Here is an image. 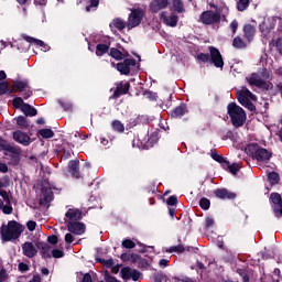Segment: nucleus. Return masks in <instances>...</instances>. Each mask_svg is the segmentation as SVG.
<instances>
[{"mask_svg":"<svg viewBox=\"0 0 282 282\" xmlns=\"http://www.w3.org/2000/svg\"><path fill=\"white\" fill-rule=\"evenodd\" d=\"M25 227L17 220H9L7 225L0 227L1 239L4 242L17 241L23 235Z\"/></svg>","mask_w":282,"mask_h":282,"instance_id":"obj_1","label":"nucleus"},{"mask_svg":"<svg viewBox=\"0 0 282 282\" xmlns=\"http://www.w3.org/2000/svg\"><path fill=\"white\" fill-rule=\"evenodd\" d=\"M227 113L231 120L232 127L239 129L246 124V120H248V116L246 115V110L241 108L237 102H230L227 106Z\"/></svg>","mask_w":282,"mask_h":282,"instance_id":"obj_2","label":"nucleus"},{"mask_svg":"<svg viewBox=\"0 0 282 282\" xmlns=\"http://www.w3.org/2000/svg\"><path fill=\"white\" fill-rule=\"evenodd\" d=\"M208 50L209 53H199L197 55L198 63H210L214 67L224 69V57L221 56V52L215 46H209Z\"/></svg>","mask_w":282,"mask_h":282,"instance_id":"obj_3","label":"nucleus"},{"mask_svg":"<svg viewBox=\"0 0 282 282\" xmlns=\"http://www.w3.org/2000/svg\"><path fill=\"white\" fill-rule=\"evenodd\" d=\"M247 155H250L257 162H269L272 158V152L261 148L258 143H250L245 149Z\"/></svg>","mask_w":282,"mask_h":282,"instance_id":"obj_4","label":"nucleus"},{"mask_svg":"<svg viewBox=\"0 0 282 282\" xmlns=\"http://www.w3.org/2000/svg\"><path fill=\"white\" fill-rule=\"evenodd\" d=\"M144 17H145L144 9L142 8L131 9V13L128 17V23H127L128 30H133V28H138V25L142 23Z\"/></svg>","mask_w":282,"mask_h":282,"instance_id":"obj_5","label":"nucleus"},{"mask_svg":"<svg viewBox=\"0 0 282 282\" xmlns=\"http://www.w3.org/2000/svg\"><path fill=\"white\" fill-rule=\"evenodd\" d=\"M199 21L203 25H215L221 23V12L207 10L200 13Z\"/></svg>","mask_w":282,"mask_h":282,"instance_id":"obj_6","label":"nucleus"},{"mask_svg":"<svg viewBox=\"0 0 282 282\" xmlns=\"http://www.w3.org/2000/svg\"><path fill=\"white\" fill-rule=\"evenodd\" d=\"M21 147L11 143L3 152V155L9 158L13 166H17L21 162Z\"/></svg>","mask_w":282,"mask_h":282,"instance_id":"obj_7","label":"nucleus"},{"mask_svg":"<svg viewBox=\"0 0 282 282\" xmlns=\"http://www.w3.org/2000/svg\"><path fill=\"white\" fill-rule=\"evenodd\" d=\"M131 67H135V59L133 58H124L123 62L116 65L117 72L123 76H129V74H131Z\"/></svg>","mask_w":282,"mask_h":282,"instance_id":"obj_8","label":"nucleus"},{"mask_svg":"<svg viewBox=\"0 0 282 282\" xmlns=\"http://www.w3.org/2000/svg\"><path fill=\"white\" fill-rule=\"evenodd\" d=\"M129 89H131V83L129 82H120L117 84V87L113 94L110 96L112 100H118L120 96H127L129 94Z\"/></svg>","mask_w":282,"mask_h":282,"instance_id":"obj_9","label":"nucleus"},{"mask_svg":"<svg viewBox=\"0 0 282 282\" xmlns=\"http://www.w3.org/2000/svg\"><path fill=\"white\" fill-rule=\"evenodd\" d=\"M142 276V272L138 271L137 269H131L130 267H123L121 269V278L123 281H129L132 279V281H140V278Z\"/></svg>","mask_w":282,"mask_h":282,"instance_id":"obj_10","label":"nucleus"},{"mask_svg":"<svg viewBox=\"0 0 282 282\" xmlns=\"http://www.w3.org/2000/svg\"><path fill=\"white\" fill-rule=\"evenodd\" d=\"M121 261L127 262V261H131V263H137L138 267H142V265H147V259L142 258V256L138 254V253H122L120 256Z\"/></svg>","mask_w":282,"mask_h":282,"instance_id":"obj_11","label":"nucleus"},{"mask_svg":"<svg viewBox=\"0 0 282 282\" xmlns=\"http://www.w3.org/2000/svg\"><path fill=\"white\" fill-rule=\"evenodd\" d=\"M270 200L274 205L273 213L275 217H282V197L281 194L273 192L270 194Z\"/></svg>","mask_w":282,"mask_h":282,"instance_id":"obj_12","label":"nucleus"},{"mask_svg":"<svg viewBox=\"0 0 282 282\" xmlns=\"http://www.w3.org/2000/svg\"><path fill=\"white\" fill-rule=\"evenodd\" d=\"M67 230L68 232H72L73 235H85V230H87V227L85 226V223L80 221H68L67 223Z\"/></svg>","mask_w":282,"mask_h":282,"instance_id":"obj_13","label":"nucleus"},{"mask_svg":"<svg viewBox=\"0 0 282 282\" xmlns=\"http://www.w3.org/2000/svg\"><path fill=\"white\" fill-rule=\"evenodd\" d=\"M13 140L22 144L23 147H30L32 144V138L21 130H17L13 132Z\"/></svg>","mask_w":282,"mask_h":282,"instance_id":"obj_14","label":"nucleus"},{"mask_svg":"<svg viewBox=\"0 0 282 282\" xmlns=\"http://www.w3.org/2000/svg\"><path fill=\"white\" fill-rule=\"evenodd\" d=\"M41 193L43 198L39 200L40 206H45V204H50V202L54 199V192H52V187H50V185L42 186Z\"/></svg>","mask_w":282,"mask_h":282,"instance_id":"obj_15","label":"nucleus"},{"mask_svg":"<svg viewBox=\"0 0 282 282\" xmlns=\"http://www.w3.org/2000/svg\"><path fill=\"white\" fill-rule=\"evenodd\" d=\"M22 252L28 259H34L39 254V249L34 247L33 242L26 241L22 245Z\"/></svg>","mask_w":282,"mask_h":282,"instance_id":"obj_16","label":"nucleus"},{"mask_svg":"<svg viewBox=\"0 0 282 282\" xmlns=\"http://www.w3.org/2000/svg\"><path fill=\"white\" fill-rule=\"evenodd\" d=\"M68 173H70L72 177L75 180H80V161L79 160H70L68 162Z\"/></svg>","mask_w":282,"mask_h":282,"instance_id":"obj_17","label":"nucleus"},{"mask_svg":"<svg viewBox=\"0 0 282 282\" xmlns=\"http://www.w3.org/2000/svg\"><path fill=\"white\" fill-rule=\"evenodd\" d=\"M215 197L218 199H237V193L230 192L226 188H217L214 191Z\"/></svg>","mask_w":282,"mask_h":282,"instance_id":"obj_18","label":"nucleus"},{"mask_svg":"<svg viewBox=\"0 0 282 282\" xmlns=\"http://www.w3.org/2000/svg\"><path fill=\"white\" fill-rule=\"evenodd\" d=\"M169 8V0H152L150 3V11L153 14H158L160 10H166Z\"/></svg>","mask_w":282,"mask_h":282,"instance_id":"obj_19","label":"nucleus"},{"mask_svg":"<svg viewBox=\"0 0 282 282\" xmlns=\"http://www.w3.org/2000/svg\"><path fill=\"white\" fill-rule=\"evenodd\" d=\"M36 249L40 250L42 259H52V246L41 241L36 243Z\"/></svg>","mask_w":282,"mask_h":282,"instance_id":"obj_20","label":"nucleus"},{"mask_svg":"<svg viewBox=\"0 0 282 282\" xmlns=\"http://www.w3.org/2000/svg\"><path fill=\"white\" fill-rule=\"evenodd\" d=\"M30 87V80L24 79V80H15L13 82V85L9 91V94H17L19 91H25Z\"/></svg>","mask_w":282,"mask_h":282,"instance_id":"obj_21","label":"nucleus"},{"mask_svg":"<svg viewBox=\"0 0 282 282\" xmlns=\"http://www.w3.org/2000/svg\"><path fill=\"white\" fill-rule=\"evenodd\" d=\"M161 21L169 25L170 28H176L180 21V17L175 14H171L170 17L166 15V12L161 13Z\"/></svg>","mask_w":282,"mask_h":282,"instance_id":"obj_22","label":"nucleus"},{"mask_svg":"<svg viewBox=\"0 0 282 282\" xmlns=\"http://www.w3.org/2000/svg\"><path fill=\"white\" fill-rule=\"evenodd\" d=\"M65 218L70 221H80L83 219V212L80 209L69 208L65 214Z\"/></svg>","mask_w":282,"mask_h":282,"instance_id":"obj_23","label":"nucleus"},{"mask_svg":"<svg viewBox=\"0 0 282 282\" xmlns=\"http://www.w3.org/2000/svg\"><path fill=\"white\" fill-rule=\"evenodd\" d=\"M186 113H188V108L186 107V105H180L176 106L172 111H171V118H182L184 116H186Z\"/></svg>","mask_w":282,"mask_h":282,"instance_id":"obj_24","label":"nucleus"},{"mask_svg":"<svg viewBox=\"0 0 282 282\" xmlns=\"http://www.w3.org/2000/svg\"><path fill=\"white\" fill-rule=\"evenodd\" d=\"M21 111L26 118H34V116H39V110H36V108L32 107L30 104H23Z\"/></svg>","mask_w":282,"mask_h":282,"instance_id":"obj_25","label":"nucleus"},{"mask_svg":"<svg viewBox=\"0 0 282 282\" xmlns=\"http://www.w3.org/2000/svg\"><path fill=\"white\" fill-rule=\"evenodd\" d=\"M257 32V29L252 24H245L243 26V36L247 39V41H252L254 39V34Z\"/></svg>","mask_w":282,"mask_h":282,"instance_id":"obj_26","label":"nucleus"},{"mask_svg":"<svg viewBox=\"0 0 282 282\" xmlns=\"http://www.w3.org/2000/svg\"><path fill=\"white\" fill-rule=\"evenodd\" d=\"M111 46V42H109V44H102V43H99L96 45V56H105V54H109V51L111 50L110 48Z\"/></svg>","mask_w":282,"mask_h":282,"instance_id":"obj_27","label":"nucleus"},{"mask_svg":"<svg viewBox=\"0 0 282 282\" xmlns=\"http://www.w3.org/2000/svg\"><path fill=\"white\" fill-rule=\"evenodd\" d=\"M172 10L174 12H177L178 14H183V12H186L184 9V1L183 0H172Z\"/></svg>","mask_w":282,"mask_h":282,"instance_id":"obj_28","label":"nucleus"},{"mask_svg":"<svg viewBox=\"0 0 282 282\" xmlns=\"http://www.w3.org/2000/svg\"><path fill=\"white\" fill-rule=\"evenodd\" d=\"M37 135H41L44 140H50L51 138H54V130L50 128L40 129Z\"/></svg>","mask_w":282,"mask_h":282,"instance_id":"obj_29","label":"nucleus"},{"mask_svg":"<svg viewBox=\"0 0 282 282\" xmlns=\"http://www.w3.org/2000/svg\"><path fill=\"white\" fill-rule=\"evenodd\" d=\"M246 80L250 87H259V83L261 82L257 73H252L249 77H246Z\"/></svg>","mask_w":282,"mask_h":282,"instance_id":"obj_30","label":"nucleus"},{"mask_svg":"<svg viewBox=\"0 0 282 282\" xmlns=\"http://www.w3.org/2000/svg\"><path fill=\"white\" fill-rule=\"evenodd\" d=\"M268 182L271 184V186H276L279 182H281V176H279V173L276 172H269L268 173Z\"/></svg>","mask_w":282,"mask_h":282,"instance_id":"obj_31","label":"nucleus"},{"mask_svg":"<svg viewBox=\"0 0 282 282\" xmlns=\"http://www.w3.org/2000/svg\"><path fill=\"white\" fill-rule=\"evenodd\" d=\"M237 95L250 98V100H257V95L252 94L246 86H242L241 90L237 91Z\"/></svg>","mask_w":282,"mask_h":282,"instance_id":"obj_32","label":"nucleus"},{"mask_svg":"<svg viewBox=\"0 0 282 282\" xmlns=\"http://www.w3.org/2000/svg\"><path fill=\"white\" fill-rule=\"evenodd\" d=\"M110 28H116L117 30H119V32H122V30L127 28V23H124L122 19L117 18L112 21V23H110Z\"/></svg>","mask_w":282,"mask_h":282,"instance_id":"obj_33","label":"nucleus"},{"mask_svg":"<svg viewBox=\"0 0 282 282\" xmlns=\"http://www.w3.org/2000/svg\"><path fill=\"white\" fill-rule=\"evenodd\" d=\"M191 252L193 250L192 247L185 248L184 245H177L170 248L169 252H177V254H182V252Z\"/></svg>","mask_w":282,"mask_h":282,"instance_id":"obj_34","label":"nucleus"},{"mask_svg":"<svg viewBox=\"0 0 282 282\" xmlns=\"http://www.w3.org/2000/svg\"><path fill=\"white\" fill-rule=\"evenodd\" d=\"M17 124L20 127V129H28V127H30V120L28 117L19 116L17 118Z\"/></svg>","mask_w":282,"mask_h":282,"instance_id":"obj_35","label":"nucleus"},{"mask_svg":"<svg viewBox=\"0 0 282 282\" xmlns=\"http://www.w3.org/2000/svg\"><path fill=\"white\" fill-rule=\"evenodd\" d=\"M236 8L238 12H246V9L250 8V0H238Z\"/></svg>","mask_w":282,"mask_h":282,"instance_id":"obj_36","label":"nucleus"},{"mask_svg":"<svg viewBox=\"0 0 282 282\" xmlns=\"http://www.w3.org/2000/svg\"><path fill=\"white\" fill-rule=\"evenodd\" d=\"M111 127L117 133H124V123H121L120 120H113Z\"/></svg>","mask_w":282,"mask_h":282,"instance_id":"obj_37","label":"nucleus"},{"mask_svg":"<svg viewBox=\"0 0 282 282\" xmlns=\"http://www.w3.org/2000/svg\"><path fill=\"white\" fill-rule=\"evenodd\" d=\"M109 56L115 58V61H122V51H120L118 47H111Z\"/></svg>","mask_w":282,"mask_h":282,"instance_id":"obj_38","label":"nucleus"},{"mask_svg":"<svg viewBox=\"0 0 282 282\" xmlns=\"http://www.w3.org/2000/svg\"><path fill=\"white\" fill-rule=\"evenodd\" d=\"M212 158L213 160H215V162H218V164H221L223 167L228 166V160H225L224 156L218 154L217 152H213Z\"/></svg>","mask_w":282,"mask_h":282,"instance_id":"obj_39","label":"nucleus"},{"mask_svg":"<svg viewBox=\"0 0 282 282\" xmlns=\"http://www.w3.org/2000/svg\"><path fill=\"white\" fill-rule=\"evenodd\" d=\"M232 46L236 50H243L246 48V42L241 39V36H236L232 41Z\"/></svg>","mask_w":282,"mask_h":282,"instance_id":"obj_40","label":"nucleus"},{"mask_svg":"<svg viewBox=\"0 0 282 282\" xmlns=\"http://www.w3.org/2000/svg\"><path fill=\"white\" fill-rule=\"evenodd\" d=\"M3 215H12L14 213V208L12 207V202L9 200V203H2V208H1Z\"/></svg>","mask_w":282,"mask_h":282,"instance_id":"obj_41","label":"nucleus"},{"mask_svg":"<svg viewBox=\"0 0 282 282\" xmlns=\"http://www.w3.org/2000/svg\"><path fill=\"white\" fill-rule=\"evenodd\" d=\"M223 169H228L229 173H231V175H237V173H239V164L237 163H232L230 164V162L228 161L227 165H224Z\"/></svg>","mask_w":282,"mask_h":282,"instance_id":"obj_42","label":"nucleus"},{"mask_svg":"<svg viewBox=\"0 0 282 282\" xmlns=\"http://www.w3.org/2000/svg\"><path fill=\"white\" fill-rule=\"evenodd\" d=\"M23 39H25L28 43H33L37 47H43V45H45V42H43L41 40H37V39H34L30 35H24Z\"/></svg>","mask_w":282,"mask_h":282,"instance_id":"obj_43","label":"nucleus"},{"mask_svg":"<svg viewBox=\"0 0 282 282\" xmlns=\"http://www.w3.org/2000/svg\"><path fill=\"white\" fill-rule=\"evenodd\" d=\"M236 272L239 276H242V282H250V275L246 269H237Z\"/></svg>","mask_w":282,"mask_h":282,"instance_id":"obj_44","label":"nucleus"},{"mask_svg":"<svg viewBox=\"0 0 282 282\" xmlns=\"http://www.w3.org/2000/svg\"><path fill=\"white\" fill-rule=\"evenodd\" d=\"M23 105H26L25 101H23V97L13 98L12 106L14 107V109H21Z\"/></svg>","mask_w":282,"mask_h":282,"instance_id":"obj_45","label":"nucleus"},{"mask_svg":"<svg viewBox=\"0 0 282 282\" xmlns=\"http://www.w3.org/2000/svg\"><path fill=\"white\" fill-rule=\"evenodd\" d=\"M97 263H101L105 268H113V259L105 260L102 258H96Z\"/></svg>","mask_w":282,"mask_h":282,"instance_id":"obj_46","label":"nucleus"},{"mask_svg":"<svg viewBox=\"0 0 282 282\" xmlns=\"http://www.w3.org/2000/svg\"><path fill=\"white\" fill-rule=\"evenodd\" d=\"M122 248H126L127 250H133V248H135V242H133V240L131 239H124L121 242Z\"/></svg>","mask_w":282,"mask_h":282,"instance_id":"obj_47","label":"nucleus"},{"mask_svg":"<svg viewBox=\"0 0 282 282\" xmlns=\"http://www.w3.org/2000/svg\"><path fill=\"white\" fill-rule=\"evenodd\" d=\"M199 207L202 210H208L210 208V199L203 197L199 199Z\"/></svg>","mask_w":282,"mask_h":282,"instance_id":"obj_48","label":"nucleus"},{"mask_svg":"<svg viewBox=\"0 0 282 282\" xmlns=\"http://www.w3.org/2000/svg\"><path fill=\"white\" fill-rule=\"evenodd\" d=\"M259 89H265V91H270L272 89V83H268L263 79H260V83L258 84Z\"/></svg>","mask_w":282,"mask_h":282,"instance_id":"obj_49","label":"nucleus"},{"mask_svg":"<svg viewBox=\"0 0 282 282\" xmlns=\"http://www.w3.org/2000/svg\"><path fill=\"white\" fill-rule=\"evenodd\" d=\"M51 254L53 259H63V257H65V252L61 249H53Z\"/></svg>","mask_w":282,"mask_h":282,"instance_id":"obj_50","label":"nucleus"},{"mask_svg":"<svg viewBox=\"0 0 282 282\" xmlns=\"http://www.w3.org/2000/svg\"><path fill=\"white\" fill-rule=\"evenodd\" d=\"M229 28L231 30L232 36H235V34H237V30H239V21L232 20L229 24Z\"/></svg>","mask_w":282,"mask_h":282,"instance_id":"obj_51","label":"nucleus"},{"mask_svg":"<svg viewBox=\"0 0 282 282\" xmlns=\"http://www.w3.org/2000/svg\"><path fill=\"white\" fill-rule=\"evenodd\" d=\"M8 279H10L8 271L6 270V268H1L0 269V282H6V281H8Z\"/></svg>","mask_w":282,"mask_h":282,"instance_id":"obj_52","label":"nucleus"},{"mask_svg":"<svg viewBox=\"0 0 282 282\" xmlns=\"http://www.w3.org/2000/svg\"><path fill=\"white\" fill-rule=\"evenodd\" d=\"M8 82H1L0 83V96H6L8 94Z\"/></svg>","mask_w":282,"mask_h":282,"instance_id":"obj_53","label":"nucleus"},{"mask_svg":"<svg viewBox=\"0 0 282 282\" xmlns=\"http://www.w3.org/2000/svg\"><path fill=\"white\" fill-rule=\"evenodd\" d=\"M12 143L0 137V151H6Z\"/></svg>","mask_w":282,"mask_h":282,"instance_id":"obj_54","label":"nucleus"},{"mask_svg":"<svg viewBox=\"0 0 282 282\" xmlns=\"http://www.w3.org/2000/svg\"><path fill=\"white\" fill-rule=\"evenodd\" d=\"M18 270H19V272H22V274H23L24 272L30 271V265H28V263H25V262H20L18 264Z\"/></svg>","mask_w":282,"mask_h":282,"instance_id":"obj_55","label":"nucleus"},{"mask_svg":"<svg viewBox=\"0 0 282 282\" xmlns=\"http://www.w3.org/2000/svg\"><path fill=\"white\" fill-rule=\"evenodd\" d=\"M237 100L240 102L242 107L247 105V102L250 100V97H246L243 95H237Z\"/></svg>","mask_w":282,"mask_h":282,"instance_id":"obj_56","label":"nucleus"},{"mask_svg":"<svg viewBox=\"0 0 282 282\" xmlns=\"http://www.w3.org/2000/svg\"><path fill=\"white\" fill-rule=\"evenodd\" d=\"M100 0H90V6L86 7V12H91V8H98Z\"/></svg>","mask_w":282,"mask_h":282,"instance_id":"obj_57","label":"nucleus"},{"mask_svg":"<svg viewBox=\"0 0 282 282\" xmlns=\"http://www.w3.org/2000/svg\"><path fill=\"white\" fill-rule=\"evenodd\" d=\"M143 96H145L148 98V100H158V94L153 93V91H144Z\"/></svg>","mask_w":282,"mask_h":282,"instance_id":"obj_58","label":"nucleus"},{"mask_svg":"<svg viewBox=\"0 0 282 282\" xmlns=\"http://www.w3.org/2000/svg\"><path fill=\"white\" fill-rule=\"evenodd\" d=\"M21 94H22V97L24 98V100H28V98H31V96L33 95L32 88H30V86H29L23 91H21Z\"/></svg>","mask_w":282,"mask_h":282,"instance_id":"obj_59","label":"nucleus"},{"mask_svg":"<svg viewBox=\"0 0 282 282\" xmlns=\"http://www.w3.org/2000/svg\"><path fill=\"white\" fill-rule=\"evenodd\" d=\"M58 105L62 107V109H64V111H70V109H72L70 102L58 100Z\"/></svg>","mask_w":282,"mask_h":282,"instance_id":"obj_60","label":"nucleus"},{"mask_svg":"<svg viewBox=\"0 0 282 282\" xmlns=\"http://www.w3.org/2000/svg\"><path fill=\"white\" fill-rule=\"evenodd\" d=\"M167 206H177V196L173 195L166 199Z\"/></svg>","mask_w":282,"mask_h":282,"instance_id":"obj_61","label":"nucleus"},{"mask_svg":"<svg viewBox=\"0 0 282 282\" xmlns=\"http://www.w3.org/2000/svg\"><path fill=\"white\" fill-rule=\"evenodd\" d=\"M175 282H197V280L193 279V278H188V276H184V278H174Z\"/></svg>","mask_w":282,"mask_h":282,"instance_id":"obj_62","label":"nucleus"},{"mask_svg":"<svg viewBox=\"0 0 282 282\" xmlns=\"http://www.w3.org/2000/svg\"><path fill=\"white\" fill-rule=\"evenodd\" d=\"M79 274L83 276L80 282H94V280L91 279V274L89 273L83 274V272H79Z\"/></svg>","mask_w":282,"mask_h":282,"instance_id":"obj_63","label":"nucleus"},{"mask_svg":"<svg viewBox=\"0 0 282 282\" xmlns=\"http://www.w3.org/2000/svg\"><path fill=\"white\" fill-rule=\"evenodd\" d=\"M105 281H106V282H120V281H118V279H116V276H112V275L109 274V273H106V274H105Z\"/></svg>","mask_w":282,"mask_h":282,"instance_id":"obj_64","label":"nucleus"}]
</instances>
